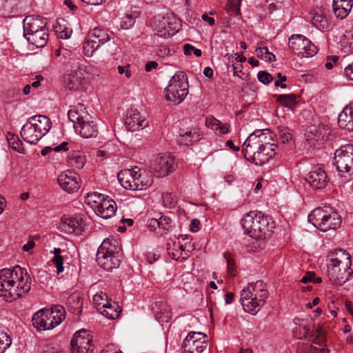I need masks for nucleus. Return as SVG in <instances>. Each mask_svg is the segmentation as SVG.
Returning <instances> with one entry per match:
<instances>
[{"mask_svg": "<svg viewBox=\"0 0 353 353\" xmlns=\"http://www.w3.org/2000/svg\"><path fill=\"white\" fill-rule=\"evenodd\" d=\"M57 180L60 187L68 193L77 192L80 188L77 176L74 173H61Z\"/></svg>", "mask_w": 353, "mask_h": 353, "instance_id": "18", "label": "nucleus"}, {"mask_svg": "<svg viewBox=\"0 0 353 353\" xmlns=\"http://www.w3.org/2000/svg\"><path fill=\"white\" fill-rule=\"evenodd\" d=\"M7 140L10 146L19 152H23L24 149L22 147V142L18 137L13 134L9 133Z\"/></svg>", "mask_w": 353, "mask_h": 353, "instance_id": "45", "label": "nucleus"}, {"mask_svg": "<svg viewBox=\"0 0 353 353\" xmlns=\"http://www.w3.org/2000/svg\"><path fill=\"white\" fill-rule=\"evenodd\" d=\"M61 249L59 248H55L54 249V258L52 262L57 268V273L59 274L63 271V259L61 256Z\"/></svg>", "mask_w": 353, "mask_h": 353, "instance_id": "46", "label": "nucleus"}, {"mask_svg": "<svg viewBox=\"0 0 353 353\" xmlns=\"http://www.w3.org/2000/svg\"><path fill=\"white\" fill-rule=\"evenodd\" d=\"M338 123L341 128L353 131V106H345L338 117Z\"/></svg>", "mask_w": 353, "mask_h": 353, "instance_id": "26", "label": "nucleus"}, {"mask_svg": "<svg viewBox=\"0 0 353 353\" xmlns=\"http://www.w3.org/2000/svg\"><path fill=\"white\" fill-rule=\"evenodd\" d=\"M46 23L40 17L28 16L23 21L24 37L46 29Z\"/></svg>", "mask_w": 353, "mask_h": 353, "instance_id": "21", "label": "nucleus"}, {"mask_svg": "<svg viewBox=\"0 0 353 353\" xmlns=\"http://www.w3.org/2000/svg\"><path fill=\"white\" fill-rule=\"evenodd\" d=\"M269 296L267 285L261 280L248 283L241 292L240 301L245 312L257 314Z\"/></svg>", "mask_w": 353, "mask_h": 353, "instance_id": "3", "label": "nucleus"}, {"mask_svg": "<svg viewBox=\"0 0 353 353\" xmlns=\"http://www.w3.org/2000/svg\"><path fill=\"white\" fill-rule=\"evenodd\" d=\"M125 125L128 130L134 132L145 128L148 122L139 112L132 110L128 113Z\"/></svg>", "mask_w": 353, "mask_h": 353, "instance_id": "20", "label": "nucleus"}, {"mask_svg": "<svg viewBox=\"0 0 353 353\" xmlns=\"http://www.w3.org/2000/svg\"><path fill=\"white\" fill-rule=\"evenodd\" d=\"M68 116L69 119L74 123L75 131L81 137L88 139L97 136V125L92 117L85 111L83 104L79 103L77 110H70Z\"/></svg>", "mask_w": 353, "mask_h": 353, "instance_id": "5", "label": "nucleus"}, {"mask_svg": "<svg viewBox=\"0 0 353 353\" xmlns=\"http://www.w3.org/2000/svg\"><path fill=\"white\" fill-rule=\"evenodd\" d=\"M153 183V176L152 174L143 172L139 173V188L140 190H145L150 187Z\"/></svg>", "mask_w": 353, "mask_h": 353, "instance_id": "44", "label": "nucleus"}, {"mask_svg": "<svg viewBox=\"0 0 353 353\" xmlns=\"http://www.w3.org/2000/svg\"><path fill=\"white\" fill-rule=\"evenodd\" d=\"M293 336L297 339H303L307 337L310 334V327H307L305 325L303 326H296L293 330Z\"/></svg>", "mask_w": 353, "mask_h": 353, "instance_id": "50", "label": "nucleus"}, {"mask_svg": "<svg viewBox=\"0 0 353 353\" xmlns=\"http://www.w3.org/2000/svg\"><path fill=\"white\" fill-rule=\"evenodd\" d=\"M221 121L214 117L208 118L206 120V125L215 131H218V126L220 125Z\"/></svg>", "mask_w": 353, "mask_h": 353, "instance_id": "58", "label": "nucleus"}, {"mask_svg": "<svg viewBox=\"0 0 353 353\" xmlns=\"http://www.w3.org/2000/svg\"><path fill=\"white\" fill-rule=\"evenodd\" d=\"M351 265L350 254L343 249L336 250L327 265V275L330 281L336 285L344 284L353 274Z\"/></svg>", "mask_w": 353, "mask_h": 353, "instance_id": "4", "label": "nucleus"}, {"mask_svg": "<svg viewBox=\"0 0 353 353\" xmlns=\"http://www.w3.org/2000/svg\"><path fill=\"white\" fill-rule=\"evenodd\" d=\"M172 25L168 21V19L160 16L155 17L153 19V29L156 34L160 37H164L167 34H170L171 30L178 31L176 28H172Z\"/></svg>", "mask_w": 353, "mask_h": 353, "instance_id": "25", "label": "nucleus"}, {"mask_svg": "<svg viewBox=\"0 0 353 353\" xmlns=\"http://www.w3.org/2000/svg\"><path fill=\"white\" fill-rule=\"evenodd\" d=\"M162 199L165 206L168 208L174 207L176 203L175 196L169 192L163 193Z\"/></svg>", "mask_w": 353, "mask_h": 353, "instance_id": "52", "label": "nucleus"}, {"mask_svg": "<svg viewBox=\"0 0 353 353\" xmlns=\"http://www.w3.org/2000/svg\"><path fill=\"white\" fill-rule=\"evenodd\" d=\"M35 246V242L34 241L32 238H30L28 241L23 245V251L24 252H29L32 249L34 248Z\"/></svg>", "mask_w": 353, "mask_h": 353, "instance_id": "63", "label": "nucleus"}, {"mask_svg": "<svg viewBox=\"0 0 353 353\" xmlns=\"http://www.w3.org/2000/svg\"><path fill=\"white\" fill-rule=\"evenodd\" d=\"M25 37L30 43L35 46L37 48H42L47 43L48 34L47 30L45 29L35 33L28 34Z\"/></svg>", "mask_w": 353, "mask_h": 353, "instance_id": "33", "label": "nucleus"}, {"mask_svg": "<svg viewBox=\"0 0 353 353\" xmlns=\"http://www.w3.org/2000/svg\"><path fill=\"white\" fill-rule=\"evenodd\" d=\"M353 0H334L333 11L338 19H345L352 8Z\"/></svg>", "mask_w": 353, "mask_h": 353, "instance_id": "31", "label": "nucleus"}, {"mask_svg": "<svg viewBox=\"0 0 353 353\" xmlns=\"http://www.w3.org/2000/svg\"><path fill=\"white\" fill-rule=\"evenodd\" d=\"M206 335L201 332H190L183 343V353H201L206 347Z\"/></svg>", "mask_w": 353, "mask_h": 353, "instance_id": "12", "label": "nucleus"}, {"mask_svg": "<svg viewBox=\"0 0 353 353\" xmlns=\"http://www.w3.org/2000/svg\"><path fill=\"white\" fill-rule=\"evenodd\" d=\"M32 322L34 327L39 330H48L54 327L47 310L36 312L32 316Z\"/></svg>", "mask_w": 353, "mask_h": 353, "instance_id": "24", "label": "nucleus"}, {"mask_svg": "<svg viewBox=\"0 0 353 353\" xmlns=\"http://www.w3.org/2000/svg\"><path fill=\"white\" fill-rule=\"evenodd\" d=\"M31 288L30 277L19 266L0 271V297L12 302L27 294Z\"/></svg>", "mask_w": 353, "mask_h": 353, "instance_id": "2", "label": "nucleus"}, {"mask_svg": "<svg viewBox=\"0 0 353 353\" xmlns=\"http://www.w3.org/2000/svg\"><path fill=\"white\" fill-rule=\"evenodd\" d=\"M174 158L168 153L157 157L150 165L151 172L157 177H164L175 170Z\"/></svg>", "mask_w": 353, "mask_h": 353, "instance_id": "11", "label": "nucleus"}, {"mask_svg": "<svg viewBox=\"0 0 353 353\" xmlns=\"http://www.w3.org/2000/svg\"><path fill=\"white\" fill-rule=\"evenodd\" d=\"M165 97L174 105L181 103L188 94V82L186 75L183 72L176 73L165 88Z\"/></svg>", "mask_w": 353, "mask_h": 353, "instance_id": "8", "label": "nucleus"}, {"mask_svg": "<svg viewBox=\"0 0 353 353\" xmlns=\"http://www.w3.org/2000/svg\"><path fill=\"white\" fill-rule=\"evenodd\" d=\"M117 205L114 200L104 198L103 201L100 203L98 208L94 210L98 216L103 219L111 217L116 212Z\"/></svg>", "mask_w": 353, "mask_h": 353, "instance_id": "27", "label": "nucleus"}, {"mask_svg": "<svg viewBox=\"0 0 353 353\" xmlns=\"http://www.w3.org/2000/svg\"><path fill=\"white\" fill-rule=\"evenodd\" d=\"M85 221L82 215L72 217L63 216L61 219V229L68 233L81 234L85 230Z\"/></svg>", "mask_w": 353, "mask_h": 353, "instance_id": "14", "label": "nucleus"}, {"mask_svg": "<svg viewBox=\"0 0 353 353\" xmlns=\"http://www.w3.org/2000/svg\"><path fill=\"white\" fill-rule=\"evenodd\" d=\"M278 101L281 105L293 108L296 104V96L294 94H280L277 97Z\"/></svg>", "mask_w": 353, "mask_h": 353, "instance_id": "42", "label": "nucleus"}, {"mask_svg": "<svg viewBox=\"0 0 353 353\" xmlns=\"http://www.w3.org/2000/svg\"><path fill=\"white\" fill-rule=\"evenodd\" d=\"M71 353H92V336L85 331L75 332L70 341Z\"/></svg>", "mask_w": 353, "mask_h": 353, "instance_id": "13", "label": "nucleus"}, {"mask_svg": "<svg viewBox=\"0 0 353 353\" xmlns=\"http://www.w3.org/2000/svg\"><path fill=\"white\" fill-rule=\"evenodd\" d=\"M241 0H228L225 9L231 16H236L239 12Z\"/></svg>", "mask_w": 353, "mask_h": 353, "instance_id": "49", "label": "nucleus"}, {"mask_svg": "<svg viewBox=\"0 0 353 353\" xmlns=\"http://www.w3.org/2000/svg\"><path fill=\"white\" fill-rule=\"evenodd\" d=\"M334 164L340 172H350L353 170V145L346 144L336 150Z\"/></svg>", "mask_w": 353, "mask_h": 353, "instance_id": "10", "label": "nucleus"}, {"mask_svg": "<svg viewBox=\"0 0 353 353\" xmlns=\"http://www.w3.org/2000/svg\"><path fill=\"white\" fill-rule=\"evenodd\" d=\"M274 222L261 212H250L242 219L245 232L254 238H265L272 232Z\"/></svg>", "mask_w": 353, "mask_h": 353, "instance_id": "6", "label": "nucleus"}, {"mask_svg": "<svg viewBox=\"0 0 353 353\" xmlns=\"http://www.w3.org/2000/svg\"><path fill=\"white\" fill-rule=\"evenodd\" d=\"M47 311L54 327L59 325L65 319V308L62 305H54L50 310Z\"/></svg>", "mask_w": 353, "mask_h": 353, "instance_id": "35", "label": "nucleus"}, {"mask_svg": "<svg viewBox=\"0 0 353 353\" xmlns=\"http://www.w3.org/2000/svg\"><path fill=\"white\" fill-rule=\"evenodd\" d=\"M279 137L281 141L283 143H288L290 140L292 139V134L290 132V130L287 128H281L279 132Z\"/></svg>", "mask_w": 353, "mask_h": 353, "instance_id": "56", "label": "nucleus"}, {"mask_svg": "<svg viewBox=\"0 0 353 353\" xmlns=\"http://www.w3.org/2000/svg\"><path fill=\"white\" fill-rule=\"evenodd\" d=\"M194 137V134H193L192 131H186L184 133L180 134V137L178 141L181 145H188L192 141Z\"/></svg>", "mask_w": 353, "mask_h": 353, "instance_id": "54", "label": "nucleus"}, {"mask_svg": "<svg viewBox=\"0 0 353 353\" xmlns=\"http://www.w3.org/2000/svg\"><path fill=\"white\" fill-rule=\"evenodd\" d=\"M272 132L268 130L250 134L242 145L245 158L251 163L262 165L274 157L277 145L271 143Z\"/></svg>", "mask_w": 353, "mask_h": 353, "instance_id": "1", "label": "nucleus"}, {"mask_svg": "<svg viewBox=\"0 0 353 353\" xmlns=\"http://www.w3.org/2000/svg\"><path fill=\"white\" fill-rule=\"evenodd\" d=\"M217 128L221 134H226L230 132V125L228 123H222L221 122L220 125H219Z\"/></svg>", "mask_w": 353, "mask_h": 353, "instance_id": "64", "label": "nucleus"}, {"mask_svg": "<svg viewBox=\"0 0 353 353\" xmlns=\"http://www.w3.org/2000/svg\"><path fill=\"white\" fill-rule=\"evenodd\" d=\"M92 301L95 308L99 312L110 303L108 300L107 294L103 292L94 294L92 298Z\"/></svg>", "mask_w": 353, "mask_h": 353, "instance_id": "41", "label": "nucleus"}, {"mask_svg": "<svg viewBox=\"0 0 353 353\" xmlns=\"http://www.w3.org/2000/svg\"><path fill=\"white\" fill-rule=\"evenodd\" d=\"M265 50H268L267 47L258 46L256 49V56L261 59H265Z\"/></svg>", "mask_w": 353, "mask_h": 353, "instance_id": "62", "label": "nucleus"}, {"mask_svg": "<svg viewBox=\"0 0 353 353\" xmlns=\"http://www.w3.org/2000/svg\"><path fill=\"white\" fill-rule=\"evenodd\" d=\"M70 165L77 169H82L85 163L84 154L81 151L72 152L68 157Z\"/></svg>", "mask_w": 353, "mask_h": 353, "instance_id": "38", "label": "nucleus"}, {"mask_svg": "<svg viewBox=\"0 0 353 353\" xmlns=\"http://www.w3.org/2000/svg\"><path fill=\"white\" fill-rule=\"evenodd\" d=\"M20 133L23 139L30 144H36L42 138L29 120L23 125Z\"/></svg>", "mask_w": 353, "mask_h": 353, "instance_id": "29", "label": "nucleus"}, {"mask_svg": "<svg viewBox=\"0 0 353 353\" xmlns=\"http://www.w3.org/2000/svg\"><path fill=\"white\" fill-rule=\"evenodd\" d=\"M121 312V310L119 306L114 302L112 304L109 303L105 307H103L102 310L100 311L101 314L110 319H117Z\"/></svg>", "mask_w": 353, "mask_h": 353, "instance_id": "39", "label": "nucleus"}, {"mask_svg": "<svg viewBox=\"0 0 353 353\" xmlns=\"http://www.w3.org/2000/svg\"><path fill=\"white\" fill-rule=\"evenodd\" d=\"M305 180L314 189H323L327 183L325 172L318 166H315L307 174Z\"/></svg>", "mask_w": 353, "mask_h": 353, "instance_id": "16", "label": "nucleus"}, {"mask_svg": "<svg viewBox=\"0 0 353 353\" xmlns=\"http://www.w3.org/2000/svg\"><path fill=\"white\" fill-rule=\"evenodd\" d=\"M135 173L136 168L125 169L121 170L119 172L117 178L123 188H124L126 190H132V189H134V188L137 187L135 186V183H134V181L135 180Z\"/></svg>", "mask_w": 353, "mask_h": 353, "instance_id": "28", "label": "nucleus"}, {"mask_svg": "<svg viewBox=\"0 0 353 353\" xmlns=\"http://www.w3.org/2000/svg\"><path fill=\"white\" fill-rule=\"evenodd\" d=\"M312 23L319 30L323 31L329 27V22L322 11L314 12L311 19Z\"/></svg>", "mask_w": 353, "mask_h": 353, "instance_id": "37", "label": "nucleus"}, {"mask_svg": "<svg viewBox=\"0 0 353 353\" xmlns=\"http://www.w3.org/2000/svg\"><path fill=\"white\" fill-rule=\"evenodd\" d=\"M344 74L348 79L353 81V63L345 68Z\"/></svg>", "mask_w": 353, "mask_h": 353, "instance_id": "60", "label": "nucleus"}, {"mask_svg": "<svg viewBox=\"0 0 353 353\" xmlns=\"http://www.w3.org/2000/svg\"><path fill=\"white\" fill-rule=\"evenodd\" d=\"M139 12H134L132 14H126L125 20L121 22V26L123 29H128L134 23V19L139 17Z\"/></svg>", "mask_w": 353, "mask_h": 353, "instance_id": "53", "label": "nucleus"}, {"mask_svg": "<svg viewBox=\"0 0 353 353\" xmlns=\"http://www.w3.org/2000/svg\"><path fill=\"white\" fill-rule=\"evenodd\" d=\"M314 278H315V274L314 272H307L301 279V282L303 283H307L310 281L312 282Z\"/></svg>", "mask_w": 353, "mask_h": 353, "instance_id": "61", "label": "nucleus"}, {"mask_svg": "<svg viewBox=\"0 0 353 353\" xmlns=\"http://www.w3.org/2000/svg\"><path fill=\"white\" fill-rule=\"evenodd\" d=\"M121 244L118 240L113 237H109L103 240L97 254L121 255Z\"/></svg>", "mask_w": 353, "mask_h": 353, "instance_id": "23", "label": "nucleus"}, {"mask_svg": "<svg viewBox=\"0 0 353 353\" xmlns=\"http://www.w3.org/2000/svg\"><path fill=\"white\" fill-rule=\"evenodd\" d=\"M99 47L96 44V41H92L89 38L88 40L83 43V52L85 56L91 57L94 51L97 50Z\"/></svg>", "mask_w": 353, "mask_h": 353, "instance_id": "47", "label": "nucleus"}, {"mask_svg": "<svg viewBox=\"0 0 353 353\" xmlns=\"http://www.w3.org/2000/svg\"><path fill=\"white\" fill-rule=\"evenodd\" d=\"M97 261L99 265L102 268L107 271H111L119 267L121 261V256L97 254Z\"/></svg>", "mask_w": 353, "mask_h": 353, "instance_id": "22", "label": "nucleus"}, {"mask_svg": "<svg viewBox=\"0 0 353 353\" xmlns=\"http://www.w3.org/2000/svg\"><path fill=\"white\" fill-rule=\"evenodd\" d=\"M292 51L300 57H310L317 53V48L306 37L293 34L288 39Z\"/></svg>", "mask_w": 353, "mask_h": 353, "instance_id": "9", "label": "nucleus"}, {"mask_svg": "<svg viewBox=\"0 0 353 353\" xmlns=\"http://www.w3.org/2000/svg\"><path fill=\"white\" fill-rule=\"evenodd\" d=\"M157 55L162 59L166 58L172 54V50L166 45H160L158 46L156 52Z\"/></svg>", "mask_w": 353, "mask_h": 353, "instance_id": "55", "label": "nucleus"}, {"mask_svg": "<svg viewBox=\"0 0 353 353\" xmlns=\"http://www.w3.org/2000/svg\"><path fill=\"white\" fill-rule=\"evenodd\" d=\"M329 134L330 128L327 125L310 126L305 132L306 141L310 145L314 146L316 143L326 140Z\"/></svg>", "mask_w": 353, "mask_h": 353, "instance_id": "15", "label": "nucleus"}, {"mask_svg": "<svg viewBox=\"0 0 353 353\" xmlns=\"http://www.w3.org/2000/svg\"><path fill=\"white\" fill-rule=\"evenodd\" d=\"M88 38L92 41H96V44L100 47L110 40V36L108 32L101 28H94L90 33Z\"/></svg>", "mask_w": 353, "mask_h": 353, "instance_id": "36", "label": "nucleus"}, {"mask_svg": "<svg viewBox=\"0 0 353 353\" xmlns=\"http://www.w3.org/2000/svg\"><path fill=\"white\" fill-rule=\"evenodd\" d=\"M224 257L227 261L228 266V274L231 276H234L236 274V265L235 261L232 259L230 253H225Z\"/></svg>", "mask_w": 353, "mask_h": 353, "instance_id": "51", "label": "nucleus"}, {"mask_svg": "<svg viewBox=\"0 0 353 353\" xmlns=\"http://www.w3.org/2000/svg\"><path fill=\"white\" fill-rule=\"evenodd\" d=\"M65 305L72 313L80 314L83 307V299L80 293L74 292L70 294L66 299Z\"/></svg>", "mask_w": 353, "mask_h": 353, "instance_id": "32", "label": "nucleus"}, {"mask_svg": "<svg viewBox=\"0 0 353 353\" xmlns=\"http://www.w3.org/2000/svg\"><path fill=\"white\" fill-rule=\"evenodd\" d=\"M12 340L9 335L0 330V353H4L11 345Z\"/></svg>", "mask_w": 353, "mask_h": 353, "instance_id": "48", "label": "nucleus"}, {"mask_svg": "<svg viewBox=\"0 0 353 353\" xmlns=\"http://www.w3.org/2000/svg\"><path fill=\"white\" fill-rule=\"evenodd\" d=\"M29 121L43 137L51 128V122L48 117L43 115H36L30 117Z\"/></svg>", "mask_w": 353, "mask_h": 353, "instance_id": "30", "label": "nucleus"}, {"mask_svg": "<svg viewBox=\"0 0 353 353\" xmlns=\"http://www.w3.org/2000/svg\"><path fill=\"white\" fill-rule=\"evenodd\" d=\"M169 254L176 261H183L187 259L190 254L189 251L185 250L183 245L179 242L173 243V248H168Z\"/></svg>", "mask_w": 353, "mask_h": 353, "instance_id": "34", "label": "nucleus"}, {"mask_svg": "<svg viewBox=\"0 0 353 353\" xmlns=\"http://www.w3.org/2000/svg\"><path fill=\"white\" fill-rule=\"evenodd\" d=\"M85 81L84 72L79 68L65 76L64 83L70 90H79L83 88Z\"/></svg>", "mask_w": 353, "mask_h": 353, "instance_id": "19", "label": "nucleus"}, {"mask_svg": "<svg viewBox=\"0 0 353 353\" xmlns=\"http://www.w3.org/2000/svg\"><path fill=\"white\" fill-rule=\"evenodd\" d=\"M54 31L59 38L67 39L70 37L72 30L70 28L66 27L64 24H61L57 22L54 26Z\"/></svg>", "mask_w": 353, "mask_h": 353, "instance_id": "43", "label": "nucleus"}, {"mask_svg": "<svg viewBox=\"0 0 353 353\" xmlns=\"http://www.w3.org/2000/svg\"><path fill=\"white\" fill-rule=\"evenodd\" d=\"M149 228L159 235H163L172 228L171 219L168 216L157 214L149 221Z\"/></svg>", "mask_w": 353, "mask_h": 353, "instance_id": "17", "label": "nucleus"}, {"mask_svg": "<svg viewBox=\"0 0 353 353\" xmlns=\"http://www.w3.org/2000/svg\"><path fill=\"white\" fill-rule=\"evenodd\" d=\"M308 221L323 232L339 228L342 223L341 216L332 208H316L308 215Z\"/></svg>", "mask_w": 353, "mask_h": 353, "instance_id": "7", "label": "nucleus"}, {"mask_svg": "<svg viewBox=\"0 0 353 353\" xmlns=\"http://www.w3.org/2000/svg\"><path fill=\"white\" fill-rule=\"evenodd\" d=\"M257 77L259 81L264 84L269 83L273 79L272 75L265 71L259 72Z\"/></svg>", "mask_w": 353, "mask_h": 353, "instance_id": "57", "label": "nucleus"}, {"mask_svg": "<svg viewBox=\"0 0 353 353\" xmlns=\"http://www.w3.org/2000/svg\"><path fill=\"white\" fill-rule=\"evenodd\" d=\"M43 353H65L63 350L57 347L51 345H46L43 351Z\"/></svg>", "mask_w": 353, "mask_h": 353, "instance_id": "59", "label": "nucleus"}, {"mask_svg": "<svg viewBox=\"0 0 353 353\" xmlns=\"http://www.w3.org/2000/svg\"><path fill=\"white\" fill-rule=\"evenodd\" d=\"M104 198L105 196L103 194L97 192H92L87 194L85 197V203L94 211L100 203L103 201Z\"/></svg>", "mask_w": 353, "mask_h": 353, "instance_id": "40", "label": "nucleus"}]
</instances>
